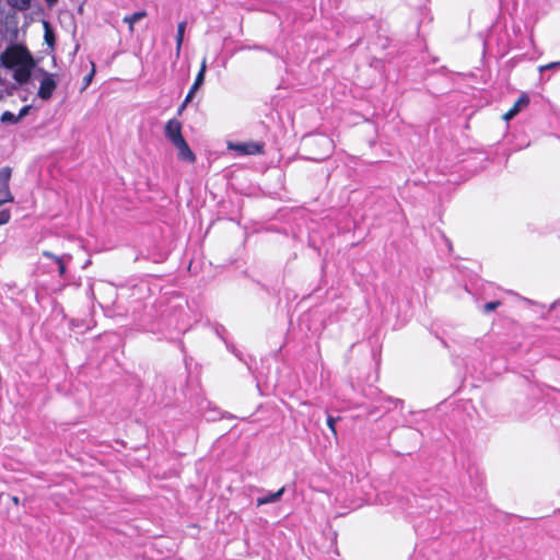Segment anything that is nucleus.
Masks as SVG:
<instances>
[{"label": "nucleus", "mask_w": 560, "mask_h": 560, "mask_svg": "<svg viewBox=\"0 0 560 560\" xmlns=\"http://www.w3.org/2000/svg\"><path fill=\"white\" fill-rule=\"evenodd\" d=\"M44 256L51 258L56 261V264L58 265V271H59L60 276H63L66 273V266L63 262V258L55 256L54 254H51L49 252H44Z\"/></svg>", "instance_id": "obj_12"}, {"label": "nucleus", "mask_w": 560, "mask_h": 560, "mask_svg": "<svg viewBox=\"0 0 560 560\" xmlns=\"http://www.w3.org/2000/svg\"><path fill=\"white\" fill-rule=\"evenodd\" d=\"M178 150V158L187 161L189 163H194L196 160V156L194 152L190 150L189 145L187 144L186 140L179 141L174 145Z\"/></svg>", "instance_id": "obj_6"}, {"label": "nucleus", "mask_w": 560, "mask_h": 560, "mask_svg": "<svg viewBox=\"0 0 560 560\" xmlns=\"http://www.w3.org/2000/svg\"><path fill=\"white\" fill-rule=\"evenodd\" d=\"M555 67H560V61L558 62H551V63H548V65H545V66H541L539 68L540 71H545L547 69H551V68H555Z\"/></svg>", "instance_id": "obj_19"}, {"label": "nucleus", "mask_w": 560, "mask_h": 560, "mask_svg": "<svg viewBox=\"0 0 560 560\" xmlns=\"http://www.w3.org/2000/svg\"><path fill=\"white\" fill-rule=\"evenodd\" d=\"M35 81L39 82V86L37 90L38 98H40L42 101H49L52 97L54 92L56 91L58 85L57 74L47 72L44 69L39 68V72L32 78L30 85L35 86Z\"/></svg>", "instance_id": "obj_2"}, {"label": "nucleus", "mask_w": 560, "mask_h": 560, "mask_svg": "<svg viewBox=\"0 0 560 560\" xmlns=\"http://www.w3.org/2000/svg\"><path fill=\"white\" fill-rule=\"evenodd\" d=\"M196 92H197V91H195V90H192V89L190 88V90H189V92H188V94H187V96H186V98H185V101H184V103H183V105H182V108H183V107H185V106H186V105H187V104L192 100V97H194V95H195V93H196Z\"/></svg>", "instance_id": "obj_18"}, {"label": "nucleus", "mask_w": 560, "mask_h": 560, "mask_svg": "<svg viewBox=\"0 0 560 560\" xmlns=\"http://www.w3.org/2000/svg\"><path fill=\"white\" fill-rule=\"evenodd\" d=\"M2 70V88L9 85L10 90L4 94H11L18 86L27 90L32 78L39 72V68L31 52L21 45H12L0 54Z\"/></svg>", "instance_id": "obj_1"}, {"label": "nucleus", "mask_w": 560, "mask_h": 560, "mask_svg": "<svg viewBox=\"0 0 560 560\" xmlns=\"http://www.w3.org/2000/svg\"><path fill=\"white\" fill-rule=\"evenodd\" d=\"M1 121L2 122H9V124H16L19 122V117L11 113V112H4L1 116Z\"/></svg>", "instance_id": "obj_13"}, {"label": "nucleus", "mask_w": 560, "mask_h": 560, "mask_svg": "<svg viewBox=\"0 0 560 560\" xmlns=\"http://www.w3.org/2000/svg\"><path fill=\"white\" fill-rule=\"evenodd\" d=\"M529 104V97L527 94H522L518 100L513 105L512 109L516 113V115L526 108Z\"/></svg>", "instance_id": "obj_11"}, {"label": "nucleus", "mask_w": 560, "mask_h": 560, "mask_svg": "<svg viewBox=\"0 0 560 560\" xmlns=\"http://www.w3.org/2000/svg\"><path fill=\"white\" fill-rule=\"evenodd\" d=\"M186 30V22H179L177 25V34H176V57L178 58L180 56L182 51V45L184 42V34Z\"/></svg>", "instance_id": "obj_8"}, {"label": "nucleus", "mask_w": 560, "mask_h": 560, "mask_svg": "<svg viewBox=\"0 0 560 560\" xmlns=\"http://www.w3.org/2000/svg\"><path fill=\"white\" fill-rule=\"evenodd\" d=\"M231 150L237 151L240 154H258L262 150V144L257 142L229 144Z\"/></svg>", "instance_id": "obj_5"}, {"label": "nucleus", "mask_w": 560, "mask_h": 560, "mask_svg": "<svg viewBox=\"0 0 560 560\" xmlns=\"http://www.w3.org/2000/svg\"><path fill=\"white\" fill-rule=\"evenodd\" d=\"M323 141H324L325 143H327L328 145H329V144H330V142H331L329 139H326V138H324V139H323Z\"/></svg>", "instance_id": "obj_24"}, {"label": "nucleus", "mask_w": 560, "mask_h": 560, "mask_svg": "<svg viewBox=\"0 0 560 560\" xmlns=\"http://www.w3.org/2000/svg\"><path fill=\"white\" fill-rule=\"evenodd\" d=\"M165 137L175 145L184 140L182 135V124L177 119H170L165 126Z\"/></svg>", "instance_id": "obj_4"}, {"label": "nucleus", "mask_w": 560, "mask_h": 560, "mask_svg": "<svg viewBox=\"0 0 560 560\" xmlns=\"http://www.w3.org/2000/svg\"><path fill=\"white\" fill-rule=\"evenodd\" d=\"M284 492H285V488L282 487L276 492H270L264 497L258 498L256 500V504H257V506H261L265 504L278 502L282 498Z\"/></svg>", "instance_id": "obj_7"}, {"label": "nucleus", "mask_w": 560, "mask_h": 560, "mask_svg": "<svg viewBox=\"0 0 560 560\" xmlns=\"http://www.w3.org/2000/svg\"><path fill=\"white\" fill-rule=\"evenodd\" d=\"M21 1H22V7H23V8L28 7V4H30V0H21Z\"/></svg>", "instance_id": "obj_23"}, {"label": "nucleus", "mask_w": 560, "mask_h": 560, "mask_svg": "<svg viewBox=\"0 0 560 560\" xmlns=\"http://www.w3.org/2000/svg\"><path fill=\"white\" fill-rule=\"evenodd\" d=\"M501 303L499 301L488 302L483 305V311L486 313L494 311L497 307H499Z\"/></svg>", "instance_id": "obj_16"}, {"label": "nucleus", "mask_w": 560, "mask_h": 560, "mask_svg": "<svg viewBox=\"0 0 560 560\" xmlns=\"http://www.w3.org/2000/svg\"><path fill=\"white\" fill-rule=\"evenodd\" d=\"M516 116V113L511 108L509 112H506L503 116L505 120H511Z\"/></svg>", "instance_id": "obj_20"}, {"label": "nucleus", "mask_w": 560, "mask_h": 560, "mask_svg": "<svg viewBox=\"0 0 560 560\" xmlns=\"http://www.w3.org/2000/svg\"><path fill=\"white\" fill-rule=\"evenodd\" d=\"M32 106L31 105H26L24 107H22L19 112V114L16 115L19 117V120H21L23 117H25L30 110H31Z\"/></svg>", "instance_id": "obj_17"}, {"label": "nucleus", "mask_w": 560, "mask_h": 560, "mask_svg": "<svg viewBox=\"0 0 560 560\" xmlns=\"http://www.w3.org/2000/svg\"><path fill=\"white\" fill-rule=\"evenodd\" d=\"M145 16H147V12L145 11H138V12H135V13H132L130 15H126L124 18V22L129 25V31L132 33L133 32L135 23H137L138 21L142 20Z\"/></svg>", "instance_id": "obj_9"}, {"label": "nucleus", "mask_w": 560, "mask_h": 560, "mask_svg": "<svg viewBox=\"0 0 560 560\" xmlns=\"http://www.w3.org/2000/svg\"><path fill=\"white\" fill-rule=\"evenodd\" d=\"M385 402L387 404V406H384V408L387 411L393 409V408H401L402 407V401L400 399L387 398L385 400Z\"/></svg>", "instance_id": "obj_14"}, {"label": "nucleus", "mask_w": 560, "mask_h": 560, "mask_svg": "<svg viewBox=\"0 0 560 560\" xmlns=\"http://www.w3.org/2000/svg\"><path fill=\"white\" fill-rule=\"evenodd\" d=\"M11 174L12 171L8 166L0 170V206L4 202H12L14 200L9 186Z\"/></svg>", "instance_id": "obj_3"}, {"label": "nucleus", "mask_w": 560, "mask_h": 560, "mask_svg": "<svg viewBox=\"0 0 560 560\" xmlns=\"http://www.w3.org/2000/svg\"><path fill=\"white\" fill-rule=\"evenodd\" d=\"M338 420H339V418H334L331 416H328V418H327V425L330 429V431L335 438H337L336 422Z\"/></svg>", "instance_id": "obj_15"}, {"label": "nucleus", "mask_w": 560, "mask_h": 560, "mask_svg": "<svg viewBox=\"0 0 560 560\" xmlns=\"http://www.w3.org/2000/svg\"><path fill=\"white\" fill-rule=\"evenodd\" d=\"M206 71H207V60L205 58L201 62L200 70H199V72L195 79V82L191 86L192 90L198 91V89L203 84Z\"/></svg>", "instance_id": "obj_10"}, {"label": "nucleus", "mask_w": 560, "mask_h": 560, "mask_svg": "<svg viewBox=\"0 0 560 560\" xmlns=\"http://www.w3.org/2000/svg\"><path fill=\"white\" fill-rule=\"evenodd\" d=\"M12 502L15 504V505H19L20 504V499L18 497H12L11 498Z\"/></svg>", "instance_id": "obj_22"}, {"label": "nucleus", "mask_w": 560, "mask_h": 560, "mask_svg": "<svg viewBox=\"0 0 560 560\" xmlns=\"http://www.w3.org/2000/svg\"><path fill=\"white\" fill-rule=\"evenodd\" d=\"M93 74H94V69L92 70V72L88 77H85V79H84L85 85L90 84V82H91V80L93 78Z\"/></svg>", "instance_id": "obj_21"}]
</instances>
